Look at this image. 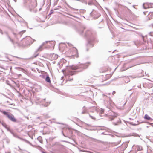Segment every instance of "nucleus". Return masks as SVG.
Listing matches in <instances>:
<instances>
[{
  "label": "nucleus",
  "mask_w": 153,
  "mask_h": 153,
  "mask_svg": "<svg viewBox=\"0 0 153 153\" xmlns=\"http://www.w3.org/2000/svg\"><path fill=\"white\" fill-rule=\"evenodd\" d=\"M24 3L25 6L27 7H28L30 11L34 13L36 12L37 10L35 9L37 6V3L36 0H33L31 1L29 0L27 2L24 1Z\"/></svg>",
  "instance_id": "obj_1"
},
{
  "label": "nucleus",
  "mask_w": 153,
  "mask_h": 153,
  "mask_svg": "<svg viewBox=\"0 0 153 153\" xmlns=\"http://www.w3.org/2000/svg\"><path fill=\"white\" fill-rule=\"evenodd\" d=\"M85 36L88 39V42L87 45L88 47H93L94 46L93 40L91 41L90 39L93 38V33L91 30H87L85 34Z\"/></svg>",
  "instance_id": "obj_2"
},
{
  "label": "nucleus",
  "mask_w": 153,
  "mask_h": 153,
  "mask_svg": "<svg viewBox=\"0 0 153 153\" xmlns=\"http://www.w3.org/2000/svg\"><path fill=\"white\" fill-rule=\"evenodd\" d=\"M89 62L85 64H78L76 65H72L70 67V68L72 70H76L78 69L81 68L82 69H85L87 68L88 66V64H90Z\"/></svg>",
  "instance_id": "obj_3"
},
{
  "label": "nucleus",
  "mask_w": 153,
  "mask_h": 153,
  "mask_svg": "<svg viewBox=\"0 0 153 153\" xmlns=\"http://www.w3.org/2000/svg\"><path fill=\"white\" fill-rule=\"evenodd\" d=\"M1 112L5 115L7 118L11 121L13 122H16V120L14 116L12 114L9 113L7 112L2 111Z\"/></svg>",
  "instance_id": "obj_4"
},
{
  "label": "nucleus",
  "mask_w": 153,
  "mask_h": 153,
  "mask_svg": "<svg viewBox=\"0 0 153 153\" xmlns=\"http://www.w3.org/2000/svg\"><path fill=\"white\" fill-rule=\"evenodd\" d=\"M70 51L71 53V58L74 59L79 57L77 49L76 48L73 47L70 49Z\"/></svg>",
  "instance_id": "obj_5"
},
{
  "label": "nucleus",
  "mask_w": 153,
  "mask_h": 153,
  "mask_svg": "<svg viewBox=\"0 0 153 153\" xmlns=\"http://www.w3.org/2000/svg\"><path fill=\"white\" fill-rule=\"evenodd\" d=\"M23 40L25 42V43L24 45L27 46H30L34 41H36L35 40L33 39L29 36L26 37Z\"/></svg>",
  "instance_id": "obj_6"
},
{
  "label": "nucleus",
  "mask_w": 153,
  "mask_h": 153,
  "mask_svg": "<svg viewBox=\"0 0 153 153\" xmlns=\"http://www.w3.org/2000/svg\"><path fill=\"white\" fill-rule=\"evenodd\" d=\"M67 74L66 76L68 78V80L69 81L72 80L73 78L72 77L71 78V76L74 74V72L72 71H69L68 72H67Z\"/></svg>",
  "instance_id": "obj_7"
},
{
  "label": "nucleus",
  "mask_w": 153,
  "mask_h": 153,
  "mask_svg": "<svg viewBox=\"0 0 153 153\" xmlns=\"http://www.w3.org/2000/svg\"><path fill=\"white\" fill-rule=\"evenodd\" d=\"M49 43L50 44H51V42L50 41H46L42 43L41 45L39 47V48L36 50V51H42L43 49V46L45 45L46 43Z\"/></svg>",
  "instance_id": "obj_8"
},
{
  "label": "nucleus",
  "mask_w": 153,
  "mask_h": 153,
  "mask_svg": "<svg viewBox=\"0 0 153 153\" xmlns=\"http://www.w3.org/2000/svg\"><path fill=\"white\" fill-rule=\"evenodd\" d=\"M111 112L112 113H111V114L109 113L108 115V116H110L111 117H109V119H110V120H113L114 119V117H115L116 116H115L114 113L112 112L111 111H110L109 112L110 113H111Z\"/></svg>",
  "instance_id": "obj_9"
},
{
  "label": "nucleus",
  "mask_w": 153,
  "mask_h": 153,
  "mask_svg": "<svg viewBox=\"0 0 153 153\" xmlns=\"http://www.w3.org/2000/svg\"><path fill=\"white\" fill-rule=\"evenodd\" d=\"M58 57V56L56 54L53 53L51 55V58L52 60L56 59Z\"/></svg>",
  "instance_id": "obj_10"
},
{
  "label": "nucleus",
  "mask_w": 153,
  "mask_h": 153,
  "mask_svg": "<svg viewBox=\"0 0 153 153\" xmlns=\"http://www.w3.org/2000/svg\"><path fill=\"white\" fill-rule=\"evenodd\" d=\"M85 29V27H82L78 29V33L80 35L82 34Z\"/></svg>",
  "instance_id": "obj_11"
},
{
  "label": "nucleus",
  "mask_w": 153,
  "mask_h": 153,
  "mask_svg": "<svg viewBox=\"0 0 153 153\" xmlns=\"http://www.w3.org/2000/svg\"><path fill=\"white\" fill-rule=\"evenodd\" d=\"M121 123L120 120L119 119L117 122H113V124L115 126L118 125H119Z\"/></svg>",
  "instance_id": "obj_12"
},
{
  "label": "nucleus",
  "mask_w": 153,
  "mask_h": 153,
  "mask_svg": "<svg viewBox=\"0 0 153 153\" xmlns=\"http://www.w3.org/2000/svg\"><path fill=\"white\" fill-rule=\"evenodd\" d=\"M15 68L16 69H17L18 70L20 71H21L24 73H25L26 72L25 70V69H23L21 68L17 67V68Z\"/></svg>",
  "instance_id": "obj_13"
},
{
  "label": "nucleus",
  "mask_w": 153,
  "mask_h": 153,
  "mask_svg": "<svg viewBox=\"0 0 153 153\" xmlns=\"http://www.w3.org/2000/svg\"><path fill=\"white\" fill-rule=\"evenodd\" d=\"M45 81L48 82V83H50L51 82V80L50 79V78L49 77V76L48 75H47L46 76V77L45 79Z\"/></svg>",
  "instance_id": "obj_14"
},
{
  "label": "nucleus",
  "mask_w": 153,
  "mask_h": 153,
  "mask_svg": "<svg viewBox=\"0 0 153 153\" xmlns=\"http://www.w3.org/2000/svg\"><path fill=\"white\" fill-rule=\"evenodd\" d=\"M2 126L5 127V128L7 129L8 131H9V128L7 127V126L5 123H2Z\"/></svg>",
  "instance_id": "obj_15"
},
{
  "label": "nucleus",
  "mask_w": 153,
  "mask_h": 153,
  "mask_svg": "<svg viewBox=\"0 0 153 153\" xmlns=\"http://www.w3.org/2000/svg\"><path fill=\"white\" fill-rule=\"evenodd\" d=\"M37 52L38 51H36L35 53L32 56L33 58H36L39 55V53H37Z\"/></svg>",
  "instance_id": "obj_16"
},
{
  "label": "nucleus",
  "mask_w": 153,
  "mask_h": 153,
  "mask_svg": "<svg viewBox=\"0 0 153 153\" xmlns=\"http://www.w3.org/2000/svg\"><path fill=\"white\" fill-rule=\"evenodd\" d=\"M136 149L138 151H140L142 149V147L139 146H137Z\"/></svg>",
  "instance_id": "obj_17"
},
{
  "label": "nucleus",
  "mask_w": 153,
  "mask_h": 153,
  "mask_svg": "<svg viewBox=\"0 0 153 153\" xmlns=\"http://www.w3.org/2000/svg\"><path fill=\"white\" fill-rule=\"evenodd\" d=\"M83 111L82 113V114H84L86 112V109L85 106H84L82 108Z\"/></svg>",
  "instance_id": "obj_18"
},
{
  "label": "nucleus",
  "mask_w": 153,
  "mask_h": 153,
  "mask_svg": "<svg viewBox=\"0 0 153 153\" xmlns=\"http://www.w3.org/2000/svg\"><path fill=\"white\" fill-rule=\"evenodd\" d=\"M144 118L145 119L147 120H150L151 119L150 117L147 114H145Z\"/></svg>",
  "instance_id": "obj_19"
},
{
  "label": "nucleus",
  "mask_w": 153,
  "mask_h": 153,
  "mask_svg": "<svg viewBox=\"0 0 153 153\" xmlns=\"http://www.w3.org/2000/svg\"><path fill=\"white\" fill-rule=\"evenodd\" d=\"M50 102H47L45 104H43L42 105H43L44 106H45V107H47V106L50 104Z\"/></svg>",
  "instance_id": "obj_20"
},
{
  "label": "nucleus",
  "mask_w": 153,
  "mask_h": 153,
  "mask_svg": "<svg viewBox=\"0 0 153 153\" xmlns=\"http://www.w3.org/2000/svg\"><path fill=\"white\" fill-rule=\"evenodd\" d=\"M127 145H128L127 144V143H126L123 144H122V146L123 147L124 146V149H125L127 147Z\"/></svg>",
  "instance_id": "obj_21"
},
{
  "label": "nucleus",
  "mask_w": 153,
  "mask_h": 153,
  "mask_svg": "<svg viewBox=\"0 0 153 153\" xmlns=\"http://www.w3.org/2000/svg\"><path fill=\"white\" fill-rule=\"evenodd\" d=\"M89 116L92 119H93L94 120L96 119V117H95V116H92L90 114L89 115Z\"/></svg>",
  "instance_id": "obj_22"
},
{
  "label": "nucleus",
  "mask_w": 153,
  "mask_h": 153,
  "mask_svg": "<svg viewBox=\"0 0 153 153\" xmlns=\"http://www.w3.org/2000/svg\"><path fill=\"white\" fill-rule=\"evenodd\" d=\"M8 37L10 41L12 42V43L14 44V42L13 40L11 39V38L9 36H8Z\"/></svg>",
  "instance_id": "obj_23"
},
{
  "label": "nucleus",
  "mask_w": 153,
  "mask_h": 153,
  "mask_svg": "<svg viewBox=\"0 0 153 153\" xmlns=\"http://www.w3.org/2000/svg\"><path fill=\"white\" fill-rule=\"evenodd\" d=\"M149 34L150 36H153V32H150Z\"/></svg>",
  "instance_id": "obj_24"
},
{
  "label": "nucleus",
  "mask_w": 153,
  "mask_h": 153,
  "mask_svg": "<svg viewBox=\"0 0 153 153\" xmlns=\"http://www.w3.org/2000/svg\"><path fill=\"white\" fill-rule=\"evenodd\" d=\"M25 30H23L19 32V34L20 35H21V34L25 32Z\"/></svg>",
  "instance_id": "obj_25"
},
{
  "label": "nucleus",
  "mask_w": 153,
  "mask_h": 153,
  "mask_svg": "<svg viewBox=\"0 0 153 153\" xmlns=\"http://www.w3.org/2000/svg\"><path fill=\"white\" fill-rule=\"evenodd\" d=\"M143 7L144 9H146L147 8H148V7H146L144 5V4H143Z\"/></svg>",
  "instance_id": "obj_26"
},
{
  "label": "nucleus",
  "mask_w": 153,
  "mask_h": 153,
  "mask_svg": "<svg viewBox=\"0 0 153 153\" xmlns=\"http://www.w3.org/2000/svg\"><path fill=\"white\" fill-rule=\"evenodd\" d=\"M56 123L57 124H61L63 125H64V123H59V122H56Z\"/></svg>",
  "instance_id": "obj_27"
},
{
  "label": "nucleus",
  "mask_w": 153,
  "mask_h": 153,
  "mask_svg": "<svg viewBox=\"0 0 153 153\" xmlns=\"http://www.w3.org/2000/svg\"><path fill=\"white\" fill-rule=\"evenodd\" d=\"M92 4V3L91 2H88V5H91Z\"/></svg>",
  "instance_id": "obj_28"
},
{
  "label": "nucleus",
  "mask_w": 153,
  "mask_h": 153,
  "mask_svg": "<svg viewBox=\"0 0 153 153\" xmlns=\"http://www.w3.org/2000/svg\"><path fill=\"white\" fill-rule=\"evenodd\" d=\"M0 33H1L2 34H3V32L1 29H0Z\"/></svg>",
  "instance_id": "obj_29"
},
{
  "label": "nucleus",
  "mask_w": 153,
  "mask_h": 153,
  "mask_svg": "<svg viewBox=\"0 0 153 153\" xmlns=\"http://www.w3.org/2000/svg\"><path fill=\"white\" fill-rule=\"evenodd\" d=\"M103 112V110H102L101 111V112H100V113L101 114H102Z\"/></svg>",
  "instance_id": "obj_30"
},
{
  "label": "nucleus",
  "mask_w": 153,
  "mask_h": 153,
  "mask_svg": "<svg viewBox=\"0 0 153 153\" xmlns=\"http://www.w3.org/2000/svg\"><path fill=\"white\" fill-rule=\"evenodd\" d=\"M68 45L69 46H71V45H72L70 43H68Z\"/></svg>",
  "instance_id": "obj_31"
},
{
  "label": "nucleus",
  "mask_w": 153,
  "mask_h": 153,
  "mask_svg": "<svg viewBox=\"0 0 153 153\" xmlns=\"http://www.w3.org/2000/svg\"><path fill=\"white\" fill-rule=\"evenodd\" d=\"M115 93V91H113V92L112 93V94L113 95H114V94Z\"/></svg>",
  "instance_id": "obj_32"
},
{
  "label": "nucleus",
  "mask_w": 153,
  "mask_h": 153,
  "mask_svg": "<svg viewBox=\"0 0 153 153\" xmlns=\"http://www.w3.org/2000/svg\"><path fill=\"white\" fill-rule=\"evenodd\" d=\"M45 99H43L42 100V102H45Z\"/></svg>",
  "instance_id": "obj_33"
},
{
  "label": "nucleus",
  "mask_w": 153,
  "mask_h": 153,
  "mask_svg": "<svg viewBox=\"0 0 153 153\" xmlns=\"http://www.w3.org/2000/svg\"><path fill=\"white\" fill-rule=\"evenodd\" d=\"M151 19H152V18H150L149 17H148V20H149Z\"/></svg>",
  "instance_id": "obj_34"
},
{
  "label": "nucleus",
  "mask_w": 153,
  "mask_h": 153,
  "mask_svg": "<svg viewBox=\"0 0 153 153\" xmlns=\"http://www.w3.org/2000/svg\"><path fill=\"white\" fill-rule=\"evenodd\" d=\"M14 136L15 137H17V138H19L21 139V138H20L19 137H18V136H15V135H14Z\"/></svg>",
  "instance_id": "obj_35"
},
{
  "label": "nucleus",
  "mask_w": 153,
  "mask_h": 153,
  "mask_svg": "<svg viewBox=\"0 0 153 153\" xmlns=\"http://www.w3.org/2000/svg\"><path fill=\"white\" fill-rule=\"evenodd\" d=\"M133 126H136V124H131Z\"/></svg>",
  "instance_id": "obj_36"
},
{
  "label": "nucleus",
  "mask_w": 153,
  "mask_h": 153,
  "mask_svg": "<svg viewBox=\"0 0 153 153\" xmlns=\"http://www.w3.org/2000/svg\"><path fill=\"white\" fill-rule=\"evenodd\" d=\"M62 134H63V135L65 137H66V136L64 135V134H63V132H62Z\"/></svg>",
  "instance_id": "obj_37"
},
{
  "label": "nucleus",
  "mask_w": 153,
  "mask_h": 153,
  "mask_svg": "<svg viewBox=\"0 0 153 153\" xmlns=\"http://www.w3.org/2000/svg\"><path fill=\"white\" fill-rule=\"evenodd\" d=\"M52 11H53L52 10H51V13H50V14H51L52 13Z\"/></svg>",
  "instance_id": "obj_38"
},
{
  "label": "nucleus",
  "mask_w": 153,
  "mask_h": 153,
  "mask_svg": "<svg viewBox=\"0 0 153 153\" xmlns=\"http://www.w3.org/2000/svg\"><path fill=\"white\" fill-rule=\"evenodd\" d=\"M18 148H19V150H21V149L19 147V146H18Z\"/></svg>",
  "instance_id": "obj_39"
},
{
  "label": "nucleus",
  "mask_w": 153,
  "mask_h": 153,
  "mask_svg": "<svg viewBox=\"0 0 153 153\" xmlns=\"http://www.w3.org/2000/svg\"><path fill=\"white\" fill-rule=\"evenodd\" d=\"M5 153H10V152H5Z\"/></svg>",
  "instance_id": "obj_40"
},
{
  "label": "nucleus",
  "mask_w": 153,
  "mask_h": 153,
  "mask_svg": "<svg viewBox=\"0 0 153 153\" xmlns=\"http://www.w3.org/2000/svg\"><path fill=\"white\" fill-rule=\"evenodd\" d=\"M27 142H28V143L29 144H31L29 142V141H27Z\"/></svg>",
  "instance_id": "obj_41"
},
{
  "label": "nucleus",
  "mask_w": 153,
  "mask_h": 153,
  "mask_svg": "<svg viewBox=\"0 0 153 153\" xmlns=\"http://www.w3.org/2000/svg\"><path fill=\"white\" fill-rule=\"evenodd\" d=\"M126 102L124 103V104H123V106H124L126 104Z\"/></svg>",
  "instance_id": "obj_42"
},
{
  "label": "nucleus",
  "mask_w": 153,
  "mask_h": 153,
  "mask_svg": "<svg viewBox=\"0 0 153 153\" xmlns=\"http://www.w3.org/2000/svg\"><path fill=\"white\" fill-rule=\"evenodd\" d=\"M39 141H40V142H41V141H42V140H39Z\"/></svg>",
  "instance_id": "obj_43"
},
{
  "label": "nucleus",
  "mask_w": 153,
  "mask_h": 153,
  "mask_svg": "<svg viewBox=\"0 0 153 153\" xmlns=\"http://www.w3.org/2000/svg\"><path fill=\"white\" fill-rule=\"evenodd\" d=\"M86 50H87V51H88V48H87L86 49Z\"/></svg>",
  "instance_id": "obj_44"
},
{
  "label": "nucleus",
  "mask_w": 153,
  "mask_h": 153,
  "mask_svg": "<svg viewBox=\"0 0 153 153\" xmlns=\"http://www.w3.org/2000/svg\"><path fill=\"white\" fill-rule=\"evenodd\" d=\"M42 153H46L45 152H42Z\"/></svg>",
  "instance_id": "obj_45"
},
{
  "label": "nucleus",
  "mask_w": 153,
  "mask_h": 153,
  "mask_svg": "<svg viewBox=\"0 0 153 153\" xmlns=\"http://www.w3.org/2000/svg\"><path fill=\"white\" fill-rule=\"evenodd\" d=\"M142 37L143 39L144 37L143 36H142Z\"/></svg>",
  "instance_id": "obj_46"
},
{
  "label": "nucleus",
  "mask_w": 153,
  "mask_h": 153,
  "mask_svg": "<svg viewBox=\"0 0 153 153\" xmlns=\"http://www.w3.org/2000/svg\"><path fill=\"white\" fill-rule=\"evenodd\" d=\"M108 94L109 95H110V93H109Z\"/></svg>",
  "instance_id": "obj_47"
},
{
  "label": "nucleus",
  "mask_w": 153,
  "mask_h": 153,
  "mask_svg": "<svg viewBox=\"0 0 153 153\" xmlns=\"http://www.w3.org/2000/svg\"><path fill=\"white\" fill-rule=\"evenodd\" d=\"M41 10V8L39 9V10L40 11Z\"/></svg>",
  "instance_id": "obj_48"
},
{
  "label": "nucleus",
  "mask_w": 153,
  "mask_h": 153,
  "mask_svg": "<svg viewBox=\"0 0 153 153\" xmlns=\"http://www.w3.org/2000/svg\"><path fill=\"white\" fill-rule=\"evenodd\" d=\"M92 12H91L90 14H91L92 13Z\"/></svg>",
  "instance_id": "obj_49"
},
{
  "label": "nucleus",
  "mask_w": 153,
  "mask_h": 153,
  "mask_svg": "<svg viewBox=\"0 0 153 153\" xmlns=\"http://www.w3.org/2000/svg\"><path fill=\"white\" fill-rule=\"evenodd\" d=\"M37 118H38V119L39 118V117H38Z\"/></svg>",
  "instance_id": "obj_50"
},
{
  "label": "nucleus",
  "mask_w": 153,
  "mask_h": 153,
  "mask_svg": "<svg viewBox=\"0 0 153 153\" xmlns=\"http://www.w3.org/2000/svg\"><path fill=\"white\" fill-rule=\"evenodd\" d=\"M87 2H85V4H87Z\"/></svg>",
  "instance_id": "obj_51"
},
{
  "label": "nucleus",
  "mask_w": 153,
  "mask_h": 153,
  "mask_svg": "<svg viewBox=\"0 0 153 153\" xmlns=\"http://www.w3.org/2000/svg\"><path fill=\"white\" fill-rule=\"evenodd\" d=\"M20 75H21V74H19V76H20Z\"/></svg>",
  "instance_id": "obj_52"
},
{
  "label": "nucleus",
  "mask_w": 153,
  "mask_h": 153,
  "mask_svg": "<svg viewBox=\"0 0 153 153\" xmlns=\"http://www.w3.org/2000/svg\"><path fill=\"white\" fill-rule=\"evenodd\" d=\"M145 12H143V13H144V14H145Z\"/></svg>",
  "instance_id": "obj_53"
}]
</instances>
